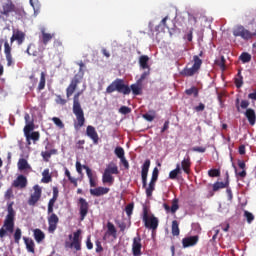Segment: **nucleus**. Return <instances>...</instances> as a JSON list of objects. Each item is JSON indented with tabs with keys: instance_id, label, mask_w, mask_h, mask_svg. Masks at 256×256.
<instances>
[{
	"instance_id": "7",
	"label": "nucleus",
	"mask_w": 256,
	"mask_h": 256,
	"mask_svg": "<svg viewBox=\"0 0 256 256\" xmlns=\"http://www.w3.org/2000/svg\"><path fill=\"white\" fill-rule=\"evenodd\" d=\"M77 65L80 67L79 73L74 75L69 86L66 88V97L68 99H69V97H71V95H73L75 93V91L77 90V85H79V83H81V81L83 80V76L85 75V72H83L85 63H83V61H80L77 63Z\"/></svg>"
},
{
	"instance_id": "53",
	"label": "nucleus",
	"mask_w": 256,
	"mask_h": 256,
	"mask_svg": "<svg viewBox=\"0 0 256 256\" xmlns=\"http://www.w3.org/2000/svg\"><path fill=\"white\" fill-rule=\"evenodd\" d=\"M95 246H96V253H103V245L101 244V241L96 240Z\"/></svg>"
},
{
	"instance_id": "14",
	"label": "nucleus",
	"mask_w": 256,
	"mask_h": 256,
	"mask_svg": "<svg viewBox=\"0 0 256 256\" xmlns=\"http://www.w3.org/2000/svg\"><path fill=\"white\" fill-rule=\"evenodd\" d=\"M80 221H85V217L89 214V202L85 198L78 199Z\"/></svg>"
},
{
	"instance_id": "21",
	"label": "nucleus",
	"mask_w": 256,
	"mask_h": 256,
	"mask_svg": "<svg viewBox=\"0 0 256 256\" xmlns=\"http://www.w3.org/2000/svg\"><path fill=\"white\" fill-rule=\"evenodd\" d=\"M199 243V236H190L185 237L182 239V246L184 249H187L188 247H195V245Z\"/></svg>"
},
{
	"instance_id": "33",
	"label": "nucleus",
	"mask_w": 256,
	"mask_h": 256,
	"mask_svg": "<svg viewBox=\"0 0 256 256\" xmlns=\"http://www.w3.org/2000/svg\"><path fill=\"white\" fill-rule=\"evenodd\" d=\"M42 183H51L53 178L51 177V173L49 172V168L44 169L42 172Z\"/></svg>"
},
{
	"instance_id": "8",
	"label": "nucleus",
	"mask_w": 256,
	"mask_h": 256,
	"mask_svg": "<svg viewBox=\"0 0 256 256\" xmlns=\"http://www.w3.org/2000/svg\"><path fill=\"white\" fill-rule=\"evenodd\" d=\"M193 65L191 68L185 67L180 72L182 77H193V75L199 73V69H201V65H203V60L199 58L198 55L193 56Z\"/></svg>"
},
{
	"instance_id": "10",
	"label": "nucleus",
	"mask_w": 256,
	"mask_h": 256,
	"mask_svg": "<svg viewBox=\"0 0 256 256\" xmlns=\"http://www.w3.org/2000/svg\"><path fill=\"white\" fill-rule=\"evenodd\" d=\"M143 222L146 229H152V231H155L157 227H159V219L155 216L149 217V209L147 206L143 207Z\"/></svg>"
},
{
	"instance_id": "13",
	"label": "nucleus",
	"mask_w": 256,
	"mask_h": 256,
	"mask_svg": "<svg viewBox=\"0 0 256 256\" xmlns=\"http://www.w3.org/2000/svg\"><path fill=\"white\" fill-rule=\"evenodd\" d=\"M81 233V229L74 232L72 242H66V247L75 249V251H81Z\"/></svg>"
},
{
	"instance_id": "51",
	"label": "nucleus",
	"mask_w": 256,
	"mask_h": 256,
	"mask_svg": "<svg viewBox=\"0 0 256 256\" xmlns=\"http://www.w3.org/2000/svg\"><path fill=\"white\" fill-rule=\"evenodd\" d=\"M133 207H134L133 203H130V204H128V205L126 206L125 212H126V215H127L128 217H131V215H133Z\"/></svg>"
},
{
	"instance_id": "59",
	"label": "nucleus",
	"mask_w": 256,
	"mask_h": 256,
	"mask_svg": "<svg viewBox=\"0 0 256 256\" xmlns=\"http://www.w3.org/2000/svg\"><path fill=\"white\" fill-rule=\"evenodd\" d=\"M219 67H220L221 71H225V69H227V67L225 66V56L221 57Z\"/></svg>"
},
{
	"instance_id": "37",
	"label": "nucleus",
	"mask_w": 256,
	"mask_h": 256,
	"mask_svg": "<svg viewBox=\"0 0 256 256\" xmlns=\"http://www.w3.org/2000/svg\"><path fill=\"white\" fill-rule=\"evenodd\" d=\"M130 91H132L133 95H141L142 93V88H141V84L136 83V84H132L129 87Z\"/></svg>"
},
{
	"instance_id": "38",
	"label": "nucleus",
	"mask_w": 256,
	"mask_h": 256,
	"mask_svg": "<svg viewBox=\"0 0 256 256\" xmlns=\"http://www.w3.org/2000/svg\"><path fill=\"white\" fill-rule=\"evenodd\" d=\"M155 115H156L155 110H149V112L143 114L142 117H143V119H145L146 121H149L151 123V121L155 120Z\"/></svg>"
},
{
	"instance_id": "58",
	"label": "nucleus",
	"mask_w": 256,
	"mask_h": 256,
	"mask_svg": "<svg viewBox=\"0 0 256 256\" xmlns=\"http://www.w3.org/2000/svg\"><path fill=\"white\" fill-rule=\"evenodd\" d=\"M86 247L89 251L93 249V242H91V236H88L86 239Z\"/></svg>"
},
{
	"instance_id": "34",
	"label": "nucleus",
	"mask_w": 256,
	"mask_h": 256,
	"mask_svg": "<svg viewBox=\"0 0 256 256\" xmlns=\"http://www.w3.org/2000/svg\"><path fill=\"white\" fill-rule=\"evenodd\" d=\"M26 141H33L34 143H37L39 141L41 134L38 131H34L28 135L25 136Z\"/></svg>"
},
{
	"instance_id": "24",
	"label": "nucleus",
	"mask_w": 256,
	"mask_h": 256,
	"mask_svg": "<svg viewBox=\"0 0 256 256\" xmlns=\"http://www.w3.org/2000/svg\"><path fill=\"white\" fill-rule=\"evenodd\" d=\"M107 231L103 237V239H105V237H113L114 239H117V228H115V225L112 224L111 222H107Z\"/></svg>"
},
{
	"instance_id": "12",
	"label": "nucleus",
	"mask_w": 256,
	"mask_h": 256,
	"mask_svg": "<svg viewBox=\"0 0 256 256\" xmlns=\"http://www.w3.org/2000/svg\"><path fill=\"white\" fill-rule=\"evenodd\" d=\"M3 43H4V54L7 61V67H11L13 65V54H11V51H13V48L9 45L8 40L0 39V53L1 49H3Z\"/></svg>"
},
{
	"instance_id": "17",
	"label": "nucleus",
	"mask_w": 256,
	"mask_h": 256,
	"mask_svg": "<svg viewBox=\"0 0 256 256\" xmlns=\"http://www.w3.org/2000/svg\"><path fill=\"white\" fill-rule=\"evenodd\" d=\"M86 135L91 139L94 145H99V134L94 126L88 125L86 128Z\"/></svg>"
},
{
	"instance_id": "4",
	"label": "nucleus",
	"mask_w": 256,
	"mask_h": 256,
	"mask_svg": "<svg viewBox=\"0 0 256 256\" xmlns=\"http://www.w3.org/2000/svg\"><path fill=\"white\" fill-rule=\"evenodd\" d=\"M249 105H251L249 100H240L239 98L235 100L236 111L238 113H243V110L246 109V111L244 112V115L249 125L253 126L256 123V113H255V109L249 108Z\"/></svg>"
},
{
	"instance_id": "20",
	"label": "nucleus",
	"mask_w": 256,
	"mask_h": 256,
	"mask_svg": "<svg viewBox=\"0 0 256 256\" xmlns=\"http://www.w3.org/2000/svg\"><path fill=\"white\" fill-rule=\"evenodd\" d=\"M229 187V172H226L225 174V181L224 182H215L212 186V191L216 193V191H219L221 189H227Z\"/></svg>"
},
{
	"instance_id": "22",
	"label": "nucleus",
	"mask_w": 256,
	"mask_h": 256,
	"mask_svg": "<svg viewBox=\"0 0 256 256\" xmlns=\"http://www.w3.org/2000/svg\"><path fill=\"white\" fill-rule=\"evenodd\" d=\"M12 187L16 189H25L27 187V177L23 174H20L12 183Z\"/></svg>"
},
{
	"instance_id": "30",
	"label": "nucleus",
	"mask_w": 256,
	"mask_h": 256,
	"mask_svg": "<svg viewBox=\"0 0 256 256\" xmlns=\"http://www.w3.org/2000/svg\"><path fill=\"white\" fill-rule=\"evenodd\" d=\"M18 169L19 171H27V169H31V165H29V162H27V159L20 158L18 160Z\"/></svg>"
},
{
	"instance_id": "49",
	"label": "nucleus",
	"mask_w": 256,
	"mask_h": 256,
	"mask_svg": "<svg viewBox=\"0 0 256 256\" xmlns=\"http://www.w3.org/2000/svg\"><path fill=\"white\" fill-rule=\"evenodd\" d=\"M244 217H246L248 223H253L255 220V216H253V214L249 211L244 212Z\"/></svg>"
},
{
	"instance_id": "61",
	"label": "nucleus",
	"mask_w": 256,
	"mask_h": 256,
	"mask_svg": "<svg viewBox=\"0 0 256 256\" xmlns=\"http://www.w3.org/2000/svg\"><path fill=\"white\" fill-rule=\"evenodd\" d=\"M194 109H195V111H196L197 113H200L201 111H205V104L199 103V105L196 106Z\"/></svg>"
},
{
	"instance_id": "60",
	"label": "nucleus",
	"mask_w": 256,
	"mask_h": 256,
	"mask_svg": "<svg viewBox=\"0 0 256 256\" xmlns=\"http://www.w3.org/2000/svg\"><path fill=\"white\" fill-rule=\"evenodd\" d=\"M53 47L55 49H59V47H63V42L59 39L54 40Z\"/></svg>"
},
{
	"instance_id": "27",
	"label": "nucleus",
	"mask_w": 256,
	"mask_h": 256,
	"mask_svg": "<svg viewBox=\"0 0 256 256\" xmlns=\"http://www.w3.org/2000/svg\"><path fill=\"white\" fill-rule=\"evenodd\" d=\"M41 41L43 43V45H48L49 41H51V39H53V37H55V33H47L45 32V29L41 30Z\"/></svg>"
},
{
	"instance_id": "6",
	"label": "nucleus",
	"mask_w": 256,
	"mask_h": 256,
	"mask_svg": "<svg viewBox=\"0 0 256 256\" xmlns=\"http://www.w3.org/2000/svg\"><path fill=\"white\" fill-rule=\"evenodd\" d=\"M122 93V95H130L131 94V88H129V85L125 84V80L121 78L115 79L107 88L106 93L108 95H111V93Z\"/></svg>"
},
{
	"instance_id": "56",
	"label": "nucleus",
	"mask_w": 256,
	"mask_h": 256,
	"mask_svg": "<svg viewBox=\"0 0 256 256\" xmlns=\"http://www.w3.org/2000/svg\"><path fill=\"white\" fill-rule=\"evenodd\" d=\"M116 223H117V225H118L120 231H121L122 233L125 232V229H127V223H125V222H120V221H118V222H116Z\"/></svg>"
},
{
	"instance_id": "52",
	"label": "nucleus",
	"mask_w": 256,
	"mask_h": 256,
	"mask_svg": "<svg viewBox=\"0 0 256 256\" xmlns=\"http://www.w3.org/2000/svg\"><path fill=\"white\" fill-rule=\"evenodd\" d=\"M14 241H15V243H19V241H21V230H20V228H17L15 230Z\"/></svg>"
},
{
	"instance_id": "54",
	"label": "nucleus",
	"mask_w": 256,
	"mask_h": 256,
	"mask_svg": "<svg viewBox=\"0 0 256 256\" xmlns=\"http://www.w3.org/2000/svg\"><path fill=\"white\" fill-rule=\"evenodd\" d=\"M56 103L58 105H66L67 104V100L63 99V97H61V95H57L56 96Z\"/></svg>"
},
{
	"instance_id": "28",
	"label": "nucleus",
	"mask_w": 256,
	"mask_h": 256,
	"mask_svg": "<svg viewBox=\"0 0 256 256\" xmlns=\"http://www.w3.org/2000/svg\"><path fill=\"white\" fill-rule=\"evenodd\" d=\"M58 151L57 149H51L49 151H42L41 152V157L43 161L46 163H49V160L51 159V155H57Z\"/></svg>"
},
{
	"instance_id": "57",
	"label": "nucleus",
	"mask_w": 256,
	"mask_h": 256,
	"mask_svg": "<svg viewBox=\"0 0 256 256\" xmlns=\"http://www.w3.org/2000/svg\"><path fill=\"white\" fill-rule=\"evenodd\" d=\"M192 151H195L196 153H205V151H207V148L196 146L192 148Z\"/></svg>"
},
{
	"instance_id": "39",
	"label": "nucleus",
	"mask_w": 256,
	"mask_h": 256,
	"mask_svg": "<svg viewBox=\"0 0 256 256\" xmlns=\"http://www.w3.org/2000/svg\"><path fill=\"white\" fill-rule=\"evenodd\" d=\"M181 173V165L177 164L176 168L169 173V179H177V175Z\"/></svg>"
},
{
	"instance_id": "5",
	"label": "nucleus",
	"mask_w": 256,
	"mask_h": 256,
	"mask_svg": "<svg viewBox=\"0 0 256 256\" xmlns=\"http://www.w3.org/2000/svg\"><path fill=\"white\" fill-rule=\"evenodd\" d=\"M149 167H151V160L146 159L142 165L141 177H142V188L145 189L146 197H153V191H155V183L150 180L147 186V176L149 175Z\"/></svg>"
},
{
	"instance_id": "48",
	"label": "nucleus",
	"mask_w": 256,
	"mask_h": 256,
	"mask_svg": "<svg viewBox=\"0 0 256 256\" xmlns=\"http://www.w3.org/2000/svg\"><path fill=\"white\" fill-rule=\"evenodd\" d=\"M208 175L209 177H221V171L219 169H210Z\"/></svg>"
},
{
	"instance_id": "11",
	"label": "nucleus",
	"mask_w": 256,
	"mask_h": 256,
	"mask_svg": "<svg viewBox=\"0 0 256 256\" xmlns=\"http://www.w3.org/2000/svg\"><path fill=\"white\" fill-rule=\"evenodd\" d=\"M41 195H43V189L39 184L33 186V193L30 194L28 199V205L30 207H35L39 201H41Z\"/></svg>"
},
{
	"instance_id": "63",
	"label": "nucleus",
	"mask_w": 256,
	"mask_h": 256,
	"mask_svg": "<svg viewBox=\"0 0 256 256\" xmlns=\"http://www.w3.org/2000/svg\"><path fill=\"white\" fill-rule=\"evenodd\" d=\"M30 5L33 9H39V0H30Z\"/></svg>"
},
{
	"instance_id": "32",
	"label": "nucleus",
	"mask_w": 256,
	"mask_h": 256,
	"mask_svg": "<svg viewBox=\"0 0 256 256\" xmlns=\"http://www.w3.org/2000/svg\"><path fill=\"white\" fill-rule=\"evenodd\" d=\"M34 239L37 243H41L45 239V233L41 229H34Z\"/></svg>"
},
{
	"instance_id": "43",
	"label": "nucleus",
	"mask_w": 256,
	"mask_h": 256,
	"mask_svg": "<svg viewBox=\"0 0 256 256\" xmlns=\"http://www.w3.org/2000/svg\"><path fill=\"white\" fill-rule=\"evenodd\" d=\"M114 153L118 159H123V157H125V150L122 147H116Z\"/></svg>"
},
{
	"instance_id": "45",
	"label": "nucleus",
	"mask_w": 256,
	"mask_h": 256,
	"mask_svg": "<svg viewBox=\"0 0 256 256\" xmlns=\"http://www.w3.org/2000/svg\"><path fill=\"white\" fill-rule=\"evenodd\" d=\"M242 63H249L251 61V54L244 52L240 55Z\"/></svg>"
},
{
	"instance_id": "18",
	"label": "nucleus",
	"mask_w": 256,
	"mask_h": 256,
	"mask_svg": "<svg viewBox=\"0 0 256 256\" xmlns=\"http://www.w3.org/2000/svg\"><path fill=\"white\" fill-rule=\"evenodd\" d=\"M59 224V216H57V214L52 213L49 217H48V231L50 233H55V231L57 230V225Z\"/></svg>"
},
{
	"instance_id": "29",
	"label": "nucleus",
	"mask_w": 256,
	"mask_h": 256,
	"mask_svg": "<svg viewBox=\"0 0 256 256\" xmlns=\"http://www.w3.org/2000/svg\"><path fill=\"white\" fill-rule=\"evenodd\" d=\"M139 66L141 69H151L149 66V56L147 55H142L139 57Z\"/></svg>"
},
{
	"instance_id": "19",
	"label": "nucleus",
	"mask_w": 256,
	"mask_h": 256,
	"mask_svg": "<svg viewBox=\"0 0 256 256\" xmlns=\"http://www.w3.org/2000/svg\"><path fill=\"white\" fill-rule=\"evenodd\" d=\"M83 169H85L87 177L89 179L90 187H97V174L89 168L87 165H83Z\"/></svg>"
},
{
	"instance_id": "64",
	"label": "nucleus",
	"mask_w": 256,
	"mask_h": 256,
	"mask_svg": "<svg viewBox=\"0 0 256 256\" xmlns=\"http://www.w3.org/2000/svg\"><path fill=\"white\" fill-rule=\"evenodd\" d=\"M187 41H193V28L190 29L189 33L186 35Z\"/></svg>"
},
{
	"instance_id": "15",
	"label": "nucleus",
	"mask_w": 256,
	"mask_h": 256,
	"mask_svg": "<svg viewBox=\"0 0 256 256\" xmlns=\"http://www.w3.org/2000/svg\"><path fill=\"white\" fill-rule=\"evenodd\" d=\"M17 43V45H23V43H25V32L16 29L13 31V34L10 38V46L12 43Z\"/></svg>"
},
{
	"instance_id": "2",
	"label": "nucleus",
	"mask_w": 256,
	"mask_h": 256,
	"mask_svg": "<svg viewBox=\"0 0 256 256\" xmlns=\"http://www.w3.org/2000/svg\"><path fill=\"white\" fill-rule=\"evenodd\" d=\"M13 205H15V202H8L7 203V215L4 220V224L2 228L0 229V239H3L5 235L8 233H13L15 229V215L17 213L15 212V209H13Z\"/></svg>"
},
{
	"instance_id": "31",
	"label": "nucleus",
	"mask_w": 256,
	"mask_h": 256,
	"mask_svg": "<svg viewBox=\"0 0 256 256\" xmlns=\"http://www.w3.org/2000/svg\"><path fill=\"white\" fill-rule=\"evenodd\" d=\"M26 249L29 253H35V242L31 238L24 237Z\"/></svg>"
},
{
	"instance_id": "42",
	"label": "nucleus",
	"mask_w": 256,
	"mask_h": 256,
	"mask_svg": "<svg viewBox=\"0 0 256 256\" xmlns=\"http://www.w3.org/2000/svg\"><path fill=\"white\" fill-rule=\"evenodd\" d=\"M149 75H151V69H149L148 71H145L141 74L140 78L137 80L138 85H141L143 83V81H145V79H147V77H149Z\"/></svg>"
},
{
	"instance_id": "47",
	"label": "nucleus",
	"mask_w": 256,
	"mask_h": 256,
	"mask_svg": "<svg viewBox=\"0 0 256 256\" xmlns=\"http://www.w3.org/2000/svg\"><path fill=\"white\" fill-rule=\"evenodd\" d=\"M52 121L59 129H65V124L58 117H53Z\"/></svg>"
},
{
	"instance_id": "46",
	"label": "nucleus",
	"mask_w": 256,
	"mask_h": 256,
	"mask_svg": "<svg viewBox=\"0 0 256 256\" xmlns=\"http://www.w3.org/2000/svg\"><path fill=\"white\" fill-rule=\"evenodd\" d=\"M157 179H159V168L155 167L152 171V177L150 181L157 183Z\"/></svg>"
},
{
	"instance_id": "16",
	"label": "nucleus",
	"mask_w": 256,
	"mask_h": 256,
	"mask_svg": "<svg viewBox=\"0 0 256 256\" xmlns=\"http://www.w3.org/2000/svg\"><path fill=\"white\" fill-rule=\"evenodd\" d=\"M143 248V244H141V236L137 234V237L133 238L132 243V254L134 256H141L143 253H141V249Z\"/></svg>"
},
{
	"instance_id": "44",
	"label": "nucleus",
	"mask_w": 256,
	"mask_h": 256,
	"mask_svg": "<svg viewBox=\"0 0 256 256\" xmlns=\"http://www.w3.org/2000/svg\"><path fill=\"white\" fill-rule=\"evenodd\" d=\"M235 85L237 89L243 87V76H241V71L238 72V78H235Z\"/></svg>"
},
{
	"instance_id": "9",
	"label": "nucleus",
	"mask_w": 256,
	"mask_h": 256,
	"mask_svg": "<svg viewBox=\"0 0 256 256\" xmlns=\"http://www.w3.org/2000/svg\"><path fill=\"white\" fill-rule=\"evenodd\" d=\"M113 175H119V167L115 164H109L107 168L104 170L102 176V183H108L109 185H113L115 183V178Z\"/></svg>"
},
{
	"instance_id": "35",
	"label": "nucleus",
	"mask_w": 256,
	"mask_h": 256,
	"mask_svg": "<svg viewBox=\"0 0 256 256\" xmlns=\"http://www.w3.org/2000/svg\"><path fill=\"white\" fill-rule=\"evenodd\" d=\"M171 231L173 237H179L181 230H179V222L177 220L172 221Z\"/></svg>"
},
{
	"instance_id": "23",
	"label": "nucleus",
	"mask_w": 256,
	"mask_h": 256,
	"mask_svg": "<svg viewBox=\"0 0 256 256\" xmlns=\"http://www.w3.org/2000/svg\"><path fill=\"white\" fill-rule=\"evenodd\" d=\"M163 208L165 209L166 213H172V214L177 213V211H179V199L174 198L172 200L171 208L167 203L163 204Z\"/></svg>"
},
{
	"instance_id": "25",
	"label": "nucleus",
	"mask_w": 256,
	"mask_h": 256,
	"mask_svg": "<svg viewBox=\"0 0 256 256\" xmlns=\"http://www.w3.org/2000/svg\"><path fill=\"white\" fill-rule=\"evenodd\" d=\"M109 191L110 189L107 187H97L94 189H90V195H93L94 197H101V195H107Z\"/></svg>"
},
{
	"instance_id": "3",
	"label": "nucleus",
	"mask_w": 256,
	"mask_h": 256,
	"mask_svg": "<svg viewBox=\"0 0 256 256\" xmlns=\"http://www.w3.org/2000/svg\"><path fill=\"white\" fill-rule=\"evenodd\" d=\"M83 95V90L78 91L73 98V108L72 111L76 117V122L74 123L75 129H81L85 125V113L83 108H81V103L79 102V97Z\"/></svg>"
},
{
	"instance_id": "36",
	"label": "nucleus",
	"mask_w": 256,
	"mask_h": 256,
	"mask_svg": "<svg viewBox=\"0 0 256 256\" xmlns=\"http://www.w3.org/2000/svg\"><path fill=\"white\" fill-rule=\"evenodd\" d=\"M185 93L191 97V95H193V98L194 99H197V97H199V88L195 87V86H192L191 88L189 89H186L185 90Z\"/></svg>"
},
{
	"instance_id": "1",
	"label": "nucleus",
	"mask_w": 256,
	"mask_h": 256,
	"mask_svg": "<svg viewBox=\"0 0 256 256\" xmlns=\"http://www.w3.org/2000/svg\"><path fill=\"white\" fill-rule=\"evenodd\" d=\"M24 11L13 3V0H2L0 4V21H7L11 15L21 17Z\"/></svg>"
},
{
	"instance_id": "41",
	"label": "nucleus",
	"mask_w": 256,
	"mask_h": 256,
	"mask_svg": "<svg viewBox=\"0 0 256 256\" xmlns=\"http://www.w3.org/2000/svg\"><path fill=\"white\" fill-rule=\"evenodd\" d=\"M33 129H35V124H33V122L28 123L25 127H24V135L25 137H27V135L31 134L33 131Z\"/></svg>"
},
{
	"instance_id": "40",
	"label": "nucleus",
	"mask_w": 256,
	"mask_h": 256,
	"mask_svg": "<svg viewBox=\"0 0 256 256\" xmlns=\"http://www.w3.org/2000/svg\"><path fill=\"white\" fill-rule=\"evenodd\" d=\"M45 77H46L45 72H41L40 82L38 84V91H43V89H45V83H46Z\"/></svg>"
},
{
	"instance_id": "50",
	"label": "nucleus",
	"mask_w": 256,
	"mask_h": 256,
	"mask_svg": "<svg viewBox=\"0 0 256 256\" xmlns=\"http://www.w3.org/2000/svg\"><path fill=\"white\" fill-rule=\"evenodd\" d=\"M119 113H121L122 115H129V113H131V108L127 106H122L119 108Z\"/></svg>"
},
{
	"instance_id": "62",
	"label": "nucleus",
	"mask_w": 256,
	"mask_h": 256,
	"mask_svg": "<svg viewBox=\"0 0 256 256\" xmlns=\"http://www.w3.org/2000/svg\"><path fill=\"white\" fill-rule=\"evenodd\" d=\"M5 199H11V197H13V189L9 188L6 192H5Z\"/></svg>"
},
{
	"instance_id": "55",
	"label": "nucleus",
	"mask_w": 256,
	"mask_h": 256,
	"mask_svg": "<svg viewBox=\"0 0 256 256\" xmlns=\"http://www.w3.org/2000/svg\"><path fill=\"white\" fill-rule=\"evenodd\" d=\"M76 171L79 175H83V165H81V162H76Z\"/></svg>"
},
{
	"instance_id": "26",
	"label": "nucleus",
	"mask_w": 256,
	"mask_h": 256,
	"mask_svg": "<svg viewBox=\"0 0 256 256\" xmlns=\"http://www.w3.org/2000/svg\"><path fill=\"white\" fill-rule=\"evenodd\" d=\"M181 167H182V170L184 171V173H186V175H189V173H191V157H189V155H187L182 160Z\"/></svg>"
}]
</instances>
